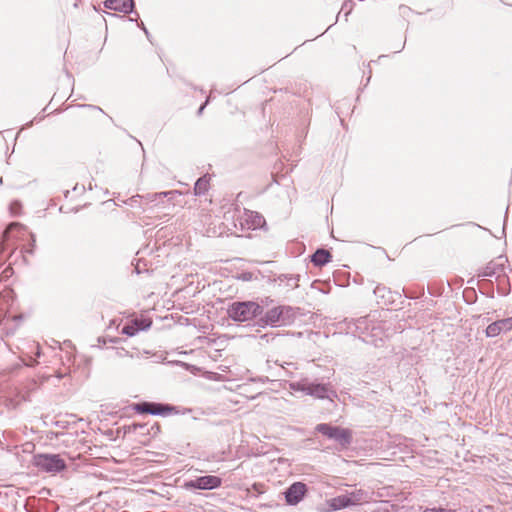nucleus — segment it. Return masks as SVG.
Masks as SVG:
<instances>
[{"mask_svg": "<svg viewBox=\"0 0 512 512\" xmlns=\"http://www.w3.org/2000/svg\"><path fill=\"white\" fill-rule=\"evenodd\" d=\"M243 279L248 280V279H250V277H248L247 274H244Z\"/></svg>", "mask_w": 512, "mask_h": 512, "instance_id": "nucleus-25", "label": "nucleus"}, {"mask_svg": "<svg viewBox=\"0 0 512 512\" xmlns=\"http://www.w3.org/2000/svg\"><path fill=\"white\" fill-rule=\"evenodd\" d=\"M210 178L207 175L200 177L194 186L195 195H204L209 189Z\"/></svg>", "mask_w": 512, "mask_h": 512, "instance_id": "nucleus-15", "label": "nucleus"}, {"mask_svg": "<svg viewBox=\"0 0 512 512\" xmlns=\"http://www.w3.org/2000/svg\"><path fill=\"white\" fill-rule=\"evenodd\" d=\"M346 495L348 496L350 506L358 505V504H360L362 502H366L368 500L367 492H365L361 489L353 491Z\"/></svg>", "mask_w": 512, "mask_h": 512, "instance_id": "nucleus-14", "label": "nucleus"}, {"mask_svg": "<svg viewBox=\"0 0 512 512\" xmlns=\"http://www.w3.org/2000/svg\"><path fill=\"white\" fill-rule=\"evenodd\" d=\"M34 242H35V239L32 237V244H30V247H34Z\"/></svg>", "mask_w": 512, "mask_h": 512, "instance_id": "nucleus-24", "label": "nucleus"}, {"mask_svg": "<svg viewBox=\"0 0 512 512\" xmlns=\"http://www.w3.org/2000/svg\"><path fill=\"white\" fill-rule=\"evenodd\" d=\"M222 480L218 476L206 475L198 477L194 480L185 482L184 487L188 490L200 489V490H212L220 487Z\"/></svg>", "mask_w": 512, "mask_h": 512, "instance_id": "nucleus-5", "label": "nucleus"}, {"mask_svg": "<svg viewBox=\"0 0 512 512\" xmlns=\"http://www.w3.org/2000/svg\"><path fill=\"white\" fill-rule=\"evenodd\" d=\"M423 512H450L443 508H426Z\"/></svg>", "mask_w": 512, "mask_h": 512, "instance_id": "nucleus-21", "label": "nucleus"}, {"mask_svg": "<svg viewBox=\"0 0 512 512\" xmlns=\"http://www.w3.org/2000/svg\"><path fill=\"white\" fill-rule=\"evenodd\" d=\"M289 386L294 391H301L318 399L332 400L337 397V392L332 389L330 384L313 383L308 379H301L291 382Z\"/></svg>", "mask_w": 512, "mask_h": 512, "instance_id": "nucleus-1", "label": "nucleus"}, {"mask_svg": "<svg viewBox=\"0 0 512 512\" xmlns=\"http://www.w3.org/2000/svg\"><path fill=\"white\" fill-rule=\"evenodd\" d=\"M173 408L169 405H164L154 402H142L134 406V410L138 413H148L151 415H164L170 412Z\"/></svg>", "mask_w": 512, "mask_h": 512, "instance_id": "nucleus-6", "label": "nucleus"}, {"mask_svg": "<svg viewBox=\"0 0 512 512\" xmlns=\"http://www.w3.org/2000/svg\"><path fill=\"white\" fill-rule=\"evenodd\" d=\"M174 194H178V191H168V192L155 193V194H152V195H148L147 199L149 201H154L157 198L167 197V196H171V195H174Z\"/></svg>", "mask_w": 512, "mask_h": 512, "instance_id": "nucleus-19", "label": "nucleus"}, {"mask_svg": "<svg viewBox=\"0 0 512 512\" xmlns=\"http://www.w3.org/2000/svg\"><path fill=\"white\" fill-rule=\"evenodd\" d=\"M315 430L329 439H333L341 446H348L352 441V434L349 429L332 426L326 423H320Z\"/></svg>", "mask_w": 512, "mask_h": 512, "instance_id": "nucleus-3", "label": "nucleus"}, {"mask_svg": "<svg viewBox=\"0 0 512 512\" xmlns=\"http://www.w3.org/2000/svg\"><path fill=\"white\" fill-rule=\"evenodd\" d=\"M331 259V254L324 249H318L311 257V261L315 266H323L327 264Z\"/></svg>", "mask_w": 512, "mask_h": 512, "instance_id": "nucleus-13", "label": "nucleus"}, {"mask_svg": "<svg viewBox=\"0 0 512 512\" xmlns=\"http://www.w3.org/2000/svg\"><path fill=\"white\" fill-rule=\"evenodd\" d=\"M307 487L302 482L293 483L285 492L286 502L290 505L298 504L304 497Z\"/></svg>", "mask_w": 512, "mask_h": 512, "instance_id": "nucleus-7", "label": "nucleus"}, {"mask_svg": "<svg viewBox=\"0 0 512 512\" xmlns=\"http://www.w3.org/2000/svg\"><path fill=\"white\" fill-rule=\"evenodd\" d=\"M349 499L348 496L345 495H339L331 500V507L334 510H340L346 507H349Z\"/></svg>", "mask_w": 512, "mask_h": 512, "instance_id": "nucleus-16", "label": "nucleus"}, {"mask_svg": "<svg viewBox=\"0 0 512 512\" xmlns=\"http://www.w3.org/2000/svg\"><path fill=\"white\" fill-rule=\"evenodd\" d=\"M507 259L504 256H499L495 260L490 261L479 273L481 277L500 276L504 272V266Z\"/></svg>", "mask_w": 512, "mask_h": 512, "instance_id": "nucleus-8", "label": "nucleus"}, {"mask_svg": "<svg viewBox=\"0 0 512 512\" xmlns=\"http://www.w3.org/2000/svg\"><path fill=\"white\" fill-rule=\"evenodd\" d=\"M134 325L139 328V331L140 330H146L150 327L151 325V321L150 320H146V319H135L133 321Z\"/></svg>", "mask_w": 512, "mask_h": 512, "instance_id": "nucleus-17", "label": "nucleus"}, {"mask_svg": "<svg viewBox=\"0 0 512 512\" xmlns=\"http://www.w3.org/2000/svg\"><path fill=\"white\" fill-rule=\"evenodd\" d=\"M19 209H20V203L18 201L11 203L10 210L13 214H16Z\"/></svg>", "mask_w": 512, "mask_h": 512, "instance_id": "nucleus-20", "label": "nucleus"}, {"mask_svg": "<svg viewBox=\"0 0 512 512\" xmlns=\"http://www.w3.org/2000/svg\"><path fill=\"white\" fill-rule=\"evenodd\" d=\"M243 220L248 229H257L265 224V219L258 212L246 210L243 215Z\"/></svg>", "mask_w": 512, "mask_h": 512, "instance_id": "nucleus-12", "label": "nucleus"}, {"mask_svg": "<svg viewBox=\"0 0 512 512\" xmlns=\"http://www.w3.org/2000/svg\"><path fill=\"white\" fill-rule=\"evenodd\" d=\"M291 311L290 307L279 306L270 309L266 313V320L273 326L279 325L280 323H284L286 318L285 315Z\"/></svg>", "mask_w": 512, "mask_h": 512, "instance_id": "nucleus-10", "label": "nucleus"}, {"mask_svg": "<svg viewBox=\"0 0 512 512\" xmlns=\"http://www.w3.org/2000/svg\"><path fill=\"white\" fill-rule=\"evenodd\" d=\"M17 226H18V223H11V224L8 226V228H7V230L5 231V233H7L9 230H11L12 228L17 227Z\"/></svg>", "mask_w": 512, "mask_h": 512, "instance_id": "nucleus-22", "label": "nucleus"}, {"mask_svg": "<svg viewBox=\"0 0 512 512\" xmlns=\"http://www.w3.org/2000/svg\"><path fill=\"white\" fill-rule=\"evenodd\" d=\"M204 107H205V104L200 107L199 113H201L203 111Z\"/></svg>", "mask_w": 512, "mask_h": 512, "instance_id": "nucleus-23", "label": "nucleus"}, {"mask_svg": "<svg viewBox=\"0 0 512 512\" xmlns=\"http://www.w3.org/2000/svg\"><path fill=\"white\" fill-rule=\"evenodd\" d=\"M137 332H139V328L133 322L130 325H125L122 329V333L127 336H134Z\"/></svg>", "mask_w": 512, "mask_h": 512, "instance_id": "nucleus-18", "label": "nucleus"}, {"mask_svg": "<svg viewBox=\"0 0 512 512\" xmlns=\"http://www.w3.org/2000/svg\"><path fill=\"white\" fill-rule=\"evenodd\" d=\"M512 330V317L495 321L486 328L487 337H496L502 332Z\"/></svg>", "mask_w": 512, "mask_h": 512, "instance_id": "nucleus-9", "label": "nucleus"}, {"mask_svg": "<svg viewBox=\"0 0 512 512\" xmlns=\"http://www.w3.org/2000/svg\"><path fill=\"white\" fill-rule=\"evenodd\" d=\"M34 465L49 473H57L66 468L65 461L56 454H37L34 456Z\"/></svg>", "mask_w": 512, "mask_h": 512, "instance_id": "nucleus-4", "label": "nucleus"}, {"mask_svg": "<svg viewBox=\"0 0 512 512\" xmlns=\"http://www.w3.org/2000/svg\"><path fill=\"white\" fill-rule=\"evenodd\" d=\"M104 6L107 9L115 10L125 14L131 13L134 8L133 0H106Z\"/></svg>", "mask_w": 512, "mask_h": 512, "instance_id": "nucleus-11", "label": "nucleus"}, {"mask_svg": "<svg viewBox=\"0 0 512 512\" xmlns=\"http://www.w3.org/2000/svg\"><path fill=\"white\" fill-rule=\"evenodd\" d=\"M262 314V307L253 301L235 302L228 308V316L238 322H245Z\"/></svg>", "mask_w": 512, "mask_h": 512, "instance_id": "nucleus-2", "label": "nucleus"}]
</instances>
